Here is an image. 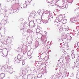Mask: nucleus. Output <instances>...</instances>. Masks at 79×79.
I'll return each instance as SVG.
<instances>
[{
  "mask_svg": "<svg viewBox=\"0 0 79 79\" xmlns=\"http://www.w3.org/2000/svg\"><path fill=\"white\" fill-rule=\"evenodd\" d=\"M48 20L44 19H41V21H42L44 24H46L48 22V20L51 21V20H52L53 19V15H52V14H49L48 16Z\"/></svg>",
  "mask_w": 79,
  "mask_h": 79,
  "instance_id": "nucleus-1",
  "label": "nucleus"
},
{
  "mask_svg": "<svg viewBox=\"0 0 79 79\" xmlns=\"http://www.w3.org/2000/svg\"><path fill=\"white\" fill-rule=\"evenodd\" d=\"M63 16H64V15H59L58 16V17L56 18V21L57 20L58 21H63Z\"/></svg>",
  "mask_w": 79,
  "mask_h": 79,
  "instance_id": "nucleus-2",
  "label": "nucleus"
},
{
  "mask_svg": "<svg viewBox=\"0 0 79 79\" xmlns=\"http://www.w3.org/2000/svg\"><path fill=\"white\" fill-rule=\"evenodd\" d=\"M65 29V34L66 35L68 34L71 32V30L69 29V27H67Z\"/></svg>",
  "mask_w": 79,
  "mask_h": 79,
  "instance_id": "nucleus-3",
  "label": "nucleus"
},
{
  "mask_svg": "<svg viewBox=\"0 0 79 79\" xmlns=\"http://www.w3.org/2000/svg\"><path fill=\"white\" fill-rule=\"evenodd\" d=\"M68 7V4H66V3H64L62 5V7H59V9H63V8H67Z\"/></svg>",
  "mask_w": 79,
  "mask_h": 79,
  "instance_id": "nucleus-4",
  "label": "nucleus"
},
{
  "mask_svg": "<svg viewBox=\"0 0 79 79\" xmlns=\"http://www.w3.org/2000/svg\"><path fill=\"white\" fill-rule=\"evenodd\" d=\"M56 21H57V20H56H56L54 22V25H56V26H61V25L60 24V22H58Z\"/></svg>",
  "mask_w": 79,
  "mask_h": 79,
  "instance_id": "nucleus-5",
  "label": "nucleus"
},
{
  "mask_svg": "<svg viewBox=\"0 0 79 79\" xmlns=\"http://www.w3.org/2000/svg\"><path fill=\"white\" fill-rule=\"evenodd\" d=\"M18 61V60H16V59H15L13 60L14 63H19V62Z\"/></svg>",
  "mask_w": 79,
  "mask_h": 79,
  "instance_id": "nucleus-6",
  "label": "nucleus"
},
{
  "mask_svg": "<svg viewBox=\"0 0 79 79\" xmlns=\"http://www.w3.org/2000/svg\"><path fill=\"white\" fill-rule=\"evenodd\" d=\"M44 13L46 15H50V12L49 11H48L47 10L44 11Z\"/></svg>",
  "mask_w": 79,
  "mask_h": 79,
  "instance_id": "nucleus-7",
  "label": "nucleus"
},
{
  "mask_svg": "<svg viewBox=\"0 0 79 79\" xmlns=\"http://www.w3.org/2000/svg\"><path fill=\"white\" fill-rule=\"evenodd\" d=\"M42 73H39L38 75V78H40V77H42Z\"/></svg>",
  "mask_w": 79,
  "mask_h": 79,
  "instance_id": "nucleus-8",
  "label": "nucleus"
},
{
  "mask_svg": "<svg viewBox=\"0 0 79 79\" xmlns=\"http://www.w3.org/2000/svg\"><path fill=\"white\" fill-rule=\"evenodd\" d=\"M23 76H22V77H24V79H25V77H24V75H26V72L24 71H23Z\"/></svg>",
  "mask_w": 79,
  "mask_h": 79,
  "instance_id": "nucleus-9",
  "label": "nucleus"
},
{
  "mask_svg": "<svg viewBox=\"0 0 79 79\" xmlns=\"http://www.w3.org/2000/svg\"><path fill=\"white\" fill-rule=\"evenodd\" d=\"M7 55L8 54H7V53H5L4 54H3L2 56H3L4 57H6V56H7Z\"/></svg>",
  "mask_w": 79,
  "mask_h": 79,
  "instance_id": "nucleus-10",
  "label": "nucleus"
},
{
  "mask_svg": "<svg viewBox=\"0 0 79 79\" xmlns=\"http://www.w3.org/2000/svg\"><path fill=\"white\" fill-rule=\"evenodd\" d=\"M40 29L38 28L36 30V33H39L40 32Z\"/></svg>",
  "mask_w": 79,
  "mask_h": 79,
  "instance_id": "nucleus-11",
  "label": "nucleus"
},
{
  "mask_svg": "<svg viewBox=\"0 0 79 79\" xmlns=\"http://www.w3.org/2000/svg\"><path fill=\"white\" fill-rule=\"evenodd\" d=\"M72 39V37H71V36H68L67 37V39H68V40H71Z\"/></svg>",
  "mask_w": 79,
  "mask_h": 79,
  "instance_id": "nucleus-12",
  "label": "nucleus"
},
{
  "mask_svg": "<svg viewBox=\"0 0 79 79\" xmlns=\"http://www.w3.org/2000/svg\"><path fill=\"white\" fill-rule=\"evenodd\" d=\"M67 21V20H66V19H64L63 20V24H66V23Z\"/></svg>",
  "mask_w": 79,
  "mask_h": 79,
  "instance_id": "nucleus-13",
  "label": "nucleus"
},
{
  "mask_svg": "<svg viewBox=\"0 0 79 79\" xmlns=\"http://www.w3.org/2000/svg\"><path fill=\"white\" fill-rule=\"evenodd\" d=\"M59 31H60V32H63V31H64V30H63V28H60L59 29Z\"/></svg>",
  "mask_w": 79,
  "mask_h": 79,
  "instance_id": "nucleus-14",
  "label": "nucleus"
},
{
  "mask_svg": "<svg viewBox=\"0 0 79 79\" xmlns=\"http://www.w3.org/2000/svg\"><path fill=\"white\" fill-rule=\"evenodd\" d=\"M0 75L1 77H5V74H4V73H1L0 74Z\"/></svg>",
  "mask_w": 79,
  "mask_h": 79,
  "instance_id": "nucleus-15",
  "label": "nucleus"
},
{
  "mask_svg": "<svg viewBox=\"0 0 79 79\" xmlns=\"http://www.w3.org/2000/svg\"><path fill=\"white\" fill-rule=\"evenodd\" d=\"M65 59L66 60H69V56L68 55L66 57Z\"/></svg>",
  "mask_w": 79,
  "mask_h": 79,
  "instance_id": "nucleus-16",
  "label": "nucleus"
},
{
  "mask_svg": "<svg viewBox=\"0 0 79 79\" xmlns=\"http://www.w3.org/2000/svg\"><path fill=\"white\" fill-rule=\"evenodd\" d=\"M64 47L66 50H68V49H69V47L68 46L65 45Z\"/></svg>",
  "mask_w": 79,
  "mask_h": 79,
  "instance_id": "nucleus-17",
  "label": "nucleus"
},
{
  "mask_svg": "<svg viewBox=\"0 0 79 79\" xmlns=\"http://www.w3.org/2000/svg\"><path fill=\"white\" fill-rule=\"evenodd\" d=\"M23 8H26L27 7V5L26 3H25L23 5Z\"/></svg>",
  "mask_w": 79,
  "mask_h": 79,
  "instance_id": "nucleus-18",
  "label": "nucleus"
},
{
  "mask_svg": "<svg viewBox=\"0 0 79 79\" xmlns=\"http://www.w3.org/2000/svg\"><path fill=\"white\" fill-rule=\"evenodd\" d=\"M59 39L60 40V41H63V39H62V38H61V37H60L59 38Z\"/></svg>",
  "mask_w": 79,
  "mask_h": 79,
  "instance_id": "nucleus-19",
  "label": "nucleus"
},
{
  "mask_svg": "<svg viewBox=\"0 0 79 79\" xmlns=\"http://www.w3.org/2000/svg\"><path fill=\"white\" fill-rule=\"evenodd\" d=\"M32 55V54H31L30 52H28L27 53V55L28 56H31Z\"/></svg>",
  "mask_w": 79,
  "mask_h": 79,
  "instance_id": "nucleus-20",
  "label": "nucleus"
},
{
  "mask_svg": "<svg viewBox=\"0 0 79 79\" xmlns=\"http://www.w3.org/2000/svg\"><path fill=\"white\" fill-rule=\"evenodd\" d=\"M22 64H23V65H24V64H25V62L24 60H22Z\"/></svg>",
  "mask_w": 79,
  "mask_h": 79,
  "instance_id": "nucleus-21",
  "label": "nucleus"
},
{
  "mask_svg": "<svg viewBox=\"0 0 79 79\" xmlns=\"http://www.w3.org/2000/svg\"><path fill=\"white\" fill-rule=\"evenodd\" d=\"M71 55L72 56V58L73 59H74V58H75V56H74V54H72Z\"/></svg>",
  "mask_w": 79,
  "mask_h": 79,
  "instance_id": "nucleus-22",
  "label": "nucleus"
},
{
  "mask_svg": "<svg viewBox=\"0 0 79 79\" xmlns=\"http://www.w3.org/2000/svg\"><path fill=\"white\" fill-rule=\"evenodd\" d=\"M69 3H73V0H69Z\"/></svg>",
  "mask_w": 79,
  "mask_h": 79,
  "instance_id": "nucleus-23",
  "label": "nucleus"
},
{
  "mask_svg": "<svg viewBox=\"0 0 79 79\" xmlns=\"http://www.w3.org/2000/svg\"><path fill=\"white\" fill-rule=\"evenodd\" d=\"M55 3L53 2L52 3H51V5L52 6H54V5H55Z\"/></svg>",
  "mask_w": 79,
  "mask_h": 79,
  "instance_id": "nucleus-24",
  "label": "nucleus"
},
{
  "mask_svg": "<svg viewBox=\"0 0 79 79\" xmlns=\"http://www.w3.org/2000/svg\"><path fill=\"white\" fill-rule=\"evenodd\" d=\"M11 1H12V0H7V2H10Z\"/></svg>",
  "mask_w": 79,
  "mask_h": 79,
  "instance_id": "nucleus-25",
  "label": "nucleus"
},
{
  "mask_svg": "<svg viewBox=\"0 0 79 79\" xmlns=\"http://www.w3.org/2000/svg\"><path fill=\"white\" fill-rule=\"evenodd\" d=\"M32 1V0H28V2L29 3H30V2H31Z\"/></svg>",
  "mask_w": 79,
  "mask_h": 79,
  "instance_id": "nucleus-26",
  "label": "nucleus"
},
{
  "mask_svg": "<svg viewBox=\"0 0 79 79\" xmlns=\"http://www.w3.org/2000/svg\"><path fill=\"white\" fill-rule=\"evenodd\" d=\"M36 21L37 23H38V21H40V20L39 19H38L36 20Z\"/></svg>",
  "mask_w": 79,
  "mask_h": 79,
  "instance_id": "nucleus-27",
  "label": "nucleus"
},
{
  "mask_svg": "<svg viewBox=\"0 0 79 79\" xmlns=\"http://www.w3.org/2000/svg\"><path fill=\"white\" fill-rule=\"evenodd\" d=\"M77 62H78V61H79V57L77 59Z\"/></svg>",
  "mask_w": 79,
  "mask_h": 79,
  "instance_id": "nucleus-28",
  "label": "nucleus"
},
{
  "mask_svg": "<svg viewBox=\"0 0 79 79\" xmlns=\"http://www.w3.org/2000/svg\"><path fill=\"white\" fill-rule=\"evenodd\" d=\"M71 53L72 54H73L74 53V50L72 51Z\"/></svg>",
  "mask_w": 79,
  "mask_h": 79,
  "instance_id": "nucleus-29",
  "label": "nucleus"
},
{
  "mask_svg": "<svg viewBox=\"0 0 79 79\" xmlns=\"http://www.w3.org/2000/svg\"><path fill=\"white\" fill-rule=\"evenodd\" d=\"M45 67H43V68H42V69H45Z\"/></svg>",
  "mask_w": 79,
  "mask_h": 79,
  "instance_id": "nucleus-30",
  "label": "nucleus"
},
{
  "mask_svg": "<svg viewBox=\"0 0 79 79\" xmlns=\"http://www.w3.org/2000/svg\"><path fill=\"white\" fill-rule=\"evenodd\" d=\"M20 20L22 21H23V18H21L20 19Z\"/></svg>",
  "mask_w": 79,
  "mask_h": 79,
  "instance_id": "nucleus-31",
  "label": "nucleus"
},
{
  "mask_svg": "<svg viewBox=\"0 0 79 79\" xmlns=\"http://www.w3.org/2000/svg\"><path fill=\"white\" fill-rule=\"evenodd\" d=\"M70 21H71V22H73V20H71V19H70Z\"/></svg>",
  "mask_w": 79,
  "mask_h": 79,
  "instance_id": "nucleus-32",
  "label": "nucleus"
},
{
  "mask_svg": "<svg viewBox=\"0 0 79 79\" xmlns=\"http://www.w3.org/2000/svg\"><path fill=\"white\" fill-rule=\"evenodd\" d=\"M74 64L75 65H76V63H75V62H74Z\"/></svg>",
  "mask_w": 79,
  "mask_h": 79,
  "instance_id": "nucleus-33",
  "label": "nucleus"
},
{
  "mask_svg": "<svg viewBox=\"0 0 79 79\" xmlns=\"http://www.w3.org/2000/svg\"><path fill=\"white\" fill-rule=\"evenodd\" d=\"M75 67L73 66L72 69H74V68H75Z\"/></svg>",
  "mask_w": 79,
  "mask_h": 79,
  "instance_id": "nucleus-34",
  "label": "nucleus"
},
{
  "mask_svg": "<svg viewBox=\"0 0 79 79\" xmlns=\"http://www.w3.org/2000/svg\"><path fill=\"white\" fill-rule=\"evenodd\" d=\"M25 3H27V1H25Z\"/></svg>",
  "mask_w": 79,
  "mask_h": 79,
  "instance_id": "nucleus-35",
  "label": "nucleus"
},
{
  "mask_svg": "<svg viewBox=\"0 0 79 79\" xmlns=\"http://www.w3.org/2000/svg\"><path fill=\"white\" fill-rule=\"evenodd\" d=\"M78 72H79V69L77 70Z\"/></svg>",
  "mask_w": 79,
  "mask_h": 79,
  "instance_id": "nucleus-36",
  "label": "nucleus"
},
{
  "mask_svg": "<svg viewBox=\"0 0 79 79\" xmlns=\"http://www.w3.org/2000/svg\"><path fill=\"white\" fill-rule=\"evenodd\" d=\"M34 69V68H33V69Z\"/></svg>",
  "mask_w": 79,
  "mask_h": 79,
  "instance_id": "nucleus-37",
  "label": "nucleus"
},
{
  "mask_svg": "<svg viewBox=\"0 0 79 79\" xmlns=\"http://www.w3.org/2000/svg\"><path fill=\"white\" fill-rule=\"evenodd\" d=\"M41 39H42V36L41 37Z\"/></svg>",
  "mask_w": 79,
  "mask_h": 79,
  "instance_id": "nucleus-38",
  "label": "nucleus"
},
{
  "mask_svg": "<svg viewBox=\"0 0 79 79\" xmlns=\"http://www.w3.org/2000/svg\"><path fill=\"white\" fill-rule=\"evenodd\" d=\"M31 23V22H30V23H29V24H30V23Z\"/></svg>",
  "mask_w": 79,
  "mask_h": 79,
  "instance_id": "nucleus-39",
  "label": "nucleus"
},
{
  "mask_svg": "<svg viewBox=\"0 0 79 79\" xmlns=\"http://www.w3.org/2000/svg\"><path fill=\"white\" fill-rule=\"evenodd\" d=\"M61 44H61H61H60V45H61Z\"/></svg>",
  "mask_w": 79,
  "mask_h": 79,
  "instance_id": "nucleus-40",
  "label": "nucleus"
},
{
  "mask_svg": "<svg viewBox=\"0 0 79 79\" xmlns=\"http://www.w3.org/2000/svg\"><path fill=\"white\" fill-rule=\"evenodd\" d=\"M21 24H22V23H21Z\"/></svg>",
  "mask_w": 79,
  "mask_h": 79,
  "instance_id": "nucleus-41",
  "label": "nucleus"
},
{
  "mask_svg": "<svg viewBox=\"0 0 79 79\" xmlns=\"http://www.w3.org/2000/svg\"><path fill=\"white\" fill-rule=\"evenodd\" d=\"M27 77H28V76H27Z\"/></svg>",
  "mask_w": 79,
  "mask_h": 79,
  "instance_id": "nucleus-42",
  "label": "nucleus"
},
{
  "mask_svg": "<svg viewBox=\"0 0 79 79\" xmlns=\"http://www.w3.org/2000/svg\"><path fill=\"white\" fill-rule=\"evenodd\" d=\"M31 79H32V78H31Z\"/></svg>",
  "mask_w": 79,
  "mask_h": 79,
  "instance_id": "nucleus-43",
  "label": "nucleus"
}]
</instances>
